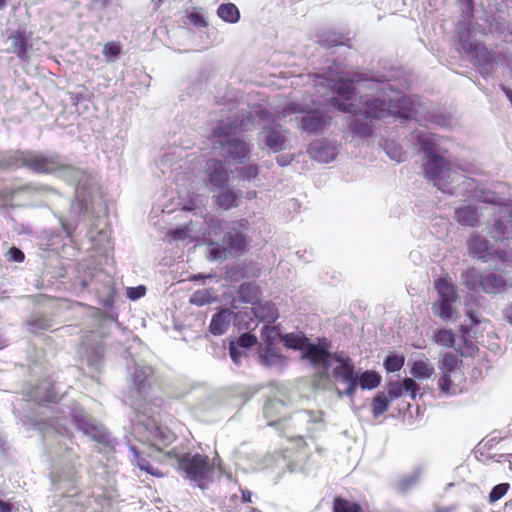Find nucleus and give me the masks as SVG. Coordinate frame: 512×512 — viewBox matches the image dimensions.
<instances>
[{
    "instance_id": "nucleus-27",
    "label": "nucleus",
    "mask_w": 512,
    "mask_h": 512,
    "mask_svg": "<svg viewBox=\"0 0 512 512\" xmlns=\"http://www.w3.org/2000/svg\"><path fill=\"white\" fill-rule=\"evenodd\" d=\"M10 48L8 51L16 54L20 59L27 58V41L24 31L17 30L8 37Z\"/></svg>"
},
{
    "instance_id": "nucleus-26",
    "label": "nucleus",
    "mask_w": 512,
    "mask_h": 512,
    "mask_svg": "<svg viewBox=\"0 0 512 512\" xmlns=\"http://www.w3.org/2000/svg\"><path fill=\"white\" fill-rule=\"evenodd\" d=\"M483 275L484 273H479L474 267H469L462 272L461 283L471 292H481Z\"/></svg>"
},
{
    "instance_id": "nucleus-43",
    "label": "nucleus",
    "mask_w": 512,
    "mask_h": 512,
    "mask_svg": "<svg viewBox=\"0 0 512 512\" xmlns=\"http://www.w3.org/2000/svg\"><path fill=\"white\" fill-rule=\"evenodd\" d=\"M239 297L242 301L254 304L259 297V289L250 283H244L239 287Z\"/></svg>"
},
{
    "instance_id": "nucleus-41",
    "label": "nucleus",
    "mask_w": 512,
    "mask_h": 512,
    "mask_svg": "<svg viewBox=\"0 0 512 512\" xmlns=\"http://www.w3.org/2000/svg\"><path fill=\"white\" fill-rule=\"evenodd\" d=\"M458 363L459 359L456 355L452 353H445L438 367L441 370V374L456 375Z\"/></svg>"
},
{
    "instance_id": "nucleus-53",
    "label": "nucleus",
    "mask_w": 512,
    "mask_h": 512,
    "mask_svg": "<svg viewBox=\"0 0 512 512\" xmlns=\"http://www.w3.org/2000/svg\"><path fill=\"white\" fill-rule=\"evenodd\" d=\"M510 485L508 483H500L494 486L489 493V503L493 504L500 500L509 490Z\"/></svg>"
},
{
    "instance_id": "nucleus-3",
    "label": "nucleus",
    "mask_w": 512,
    "mask_h": 512,
    "mask_svg": "<svg viewBox=\"0 0 512 512\" xmlns=\"http://www.w3.org/2000/svg\"><path fill=\"white\" fill-rule=\"evenodd\" d=\"M152 374L153 370L150 366L135 365L131 374L127 401L135 412V419L132 420L133 431L150 446L162 451L175 440L176 436L170 428L161 425L154 417L155 408L161 406L162 400L152 398L149 381Z\"/></svg>"
},
{
    "instance_id": "nucleus-12",
    "label": "nucleus",
    "mask_w": 512,
    "mask_h": 512,
    "mask_svg": "<svg viewBox=\"0 0 512 512\" xmlns=\"http://www.w3.org/2000/svg\"><path fill=\"white\" fill-rule=\"evenodd\" d=\"M329 367L332 368V376L337 382L346 385L343 392L349 398H353L358 386V373L355 371L352 359L343 352L334 353L329 359Z\"/></svg>"
},
{
    "instance_id": "nucleus-19",
    "label": "nucleus",
    "mask_w": 512,
    "mask_h": 512,
    "mask_svg": "<svg viewBox=\"0 0 512 512\" xmlns=\"http://www.w3.org/2000/svg\"><path fill=\"white\" fill-rule=\"evenodd\" d=\"M512 286L508 280L499 273L488 272L484 273L482 277V287L481 292L490 295H497L504 293Z\"/></svg>"
},
{
    "instance_id": "nucleus-42",
    "label": "nucleus",
    "mask_w": 512,
    "mask_h": 512,
    "mask_svg": "<svg viewBox=\"0 0 512 512\" xmlns=\"http://www.w3.org/2000/svg\"><path fill=\"white\" fill-rule=\"evenodd\" d=\"M456 375L452 374H441L439 380H438V386L440 391L449 396V395H456L459 392V388L456 384H454V381L452 378H455Z\"/></svg>"
},
{
    "instance_id": "nucleus-33",
    "label": "nucleus",
    "mask_w": 512,
    "mask_h": 512,
    "mask_svg": "<svg viewBox=\"0 0 512 512\" xmlns=\"http://www.w3.org/2000/svg\"><path fill=\"white\" fill-rule=\"evenodd\" d=\"M456 339L457 335L451 329L446 328L436 330L432 337L433 342L436 344L458 350L455 346Z\"/></svg>"
},
{
    "instance_id": "nucleus-57",
    "label": "nucleus",
    "mask_w": 512,
    "mask_h": 512,
    "mask_svg": "<svg viewBox=\"0 0 512 512\" xmlns=\"http://www.w3.org/2000/svg\"><path fill=\"white\" fill-rule=\"evenodd\" d=\"M257 338L255 335L251 334L250 332L243 333L237 341V345L242 348H250L254 344H256Z\"/></svg>"
},
{
    "instance_id": "nucleus-61",
    "label": "nucleus",
    "mask_w": 512,
    "mask_h": 512,
    "mask_svg": "<svg viewBox=\"0 0 512 512\" xmlns=\"http://www.w3.org/2000/svg\"><path fill=\"white\" fill-rule=\"evenodd\" d=\"M229 354H230V357L232 359V361L235 363V364H239L240 363V360H241V357H242V351L239 349L238 345L231 341L230 342V345H229Z\"/></svg>"
},
{
    "instance_id": "nucleus-21",
    "label": "nucleus",
    "mask_w": 512,
    "mask_h": 512,
    "mask_svg": "<svg viewBox=\"0 0 512 512\" xmlns=\"http://www.w3.org/2000/svg\"><path fill=\"white\" fill-rule=\"evenodd\" d=\"M454 219L461 226L474 227L480 220V213L473 204H464L454 210Z\"/></svg>"
},
{
    "instance_id": "nucleus-31",
    "label": "nucleus",
    "mask_w": 512,
    "mask_h": 512,
    "mask_svg": "<svg viewBox=\"0 0 512 512\" xmlns=\"http://www.w3.org/2000/svg\"><path fill=\"white\" fill-rule=\"evenodd\" d=\"M129 450L132 453L133 459L132 463L136 465L140 470L145 471L148 474L154 476H162L158 470H156L149 461L142 456V453L138 451V449L134 445H129Z\"/></svg>"
},
{
    "instance_id": "nucleus-15",
    "label": "nucleus",
    "mask_w": 512,
    "mask_h": 512,
    "mask_svg": "<svg viewBox=\"0 0 512 512\" xmlns=\"http://www.w3.org/2000/svg\"><path fill=\"white\" fill-rule=\"evenodd\" d=\"M249 222L247 219L232 221L228 225V231L224 236L228 248L235 252H242L247 246V236L243 231L247 230Z\"/></svg>"
},
{
    "instance_id": "nucleus-39",
    "label": "nucleus",
    "mask_w": 512,
    "mask_h": 512,
    "mask_svg": "<svg viewBox=\"0 0 512 512\" xmlns=\"http://www.w3.org/2000/svg\"><path fill=\"white\" fill-rule=\"evenodd\" d=\"M284 345L287 348L304 351L308 344V338L304 334L288 333L283 337Z\"/></svg>"
},
{
    "instance_id": "nucleus-59",
    "label": "nucleus",
    "mask_w": 512,
    "mask_h": 512,
    "mask_svg": "<svg viewBox=\"0 0 512 512\" xmlns=\"http://www.w3.org/2000/svg\"><path fill=\"white\" fill-rule=\"evenodd\" d=\"M6 256L9 261L19 262V263L22 262L25 258L23 251L17 247H11L8 250Z\"/></svg>"
},
{
    "instance_id": "nucleus-20",
    "label": "nucleus",
    "mask_w": 512,
    "mask_h": 512,
    "mask_svg": "<svg viewBox=\"0 0 512 512\" xmlns=\"http://www.w3.org/2000/svg\"><path fill=\"white\" fill-rule=\"evenodd\" d=\"M206 173L211 185L217 188H223L228 180L229 173L226 170L223 162L217 159H209L206 162Z\"/></svg>"
},
{
    "instance_id": "nucleus-4",
    "label": "nucleus",
    "mask_w": 512,
    "mask_h": 512,
    "mask_svg": "<svg viewBox=\"0 0 512 512\" xmlns=\"http://www.w3.org/2000/svg\"><path fill=\"white\" fill-rule=\"evenodd\" d=\"M423 152L426 163L424 175L443 193L451 196L465 195L473 189L474 179L468 176L474 172V166L468 162H451L447 160L441 148V137L422 129L412 132Z\"/></svg>"
},
{
    "instance_id": "nucleus-51",
    "label": "nucleus",
    "mask_w": 512,
    "mask_h": 512,
    "mask_svg": "<svg viewBox=\"0 0 512 512\" xmlns=\"http://www.w3.org/2000/svg\"><path fill=\"white\" fill-rule=\"evenodd\" d=\"M296 419L305 423H319L322 421V413L319 411H299L296 413Z\"/></svg>"
},
{
    "instance_id": "nucleus-25",
    "label": "nucleus",
    "mask_w": 512,
    "mask_h": 512,
    "mask_svg": "<svg viewBox=\"0 0 512 512\" xmlns=\"http://www.w3.org/2000/svg\"><path fill=\"white\" fill-rule=\"evenodd\" d=\"M261 363L271 368H283L287 358L282 356L274 347L263 346L259 352Z\"/></svg>"
},
{
    "instance_id": "nucleus-8",
    "label": "nucleus",
    "mask_w": 512,
    "mask_h": 512,
    "mask_svg": "<svg viewBox=\"0 0 512 512\" xmlns=\"http://www.w3.org/2000/svg\"><path fill=\"white\" fill-rule=\"evenodd\" d=\"M475 197L487 204L497 207L494 212L493 224L489 228L490 236L496 241H504L512 238V205L508 198L500 197L496 192L485 190Z\"/></svg>"
},
{
    "instance_id": "nucleus-37",
    "label": "nucleus",
    "mask_w": 512,
    "mask_h": 512,
    "mask_svg": "<svg viewBox=\"0 0 512 512\" xmlns=\"http://www.w3.org/2000/svg\"><path fill=\"white\" fill-rule=\"evenodd\" d=\"M456 301L438 299L432 306V310L436 316L443 321H448L453 314V304Z\"/></svg>"
},
{
    "instance_id": "nucleus-22",
    "label": "nucleus",
    "mask_w": 512,
    "mask_h": 512,
    "mask_svg": "<svg viewBox=\"0 0 512 512\" xmlns=\"http://www.w3.org/2000/svg\"><path fill=\"white\" fill-rule=\"evenodd\" d=\"M302 354L303 358L309 360L312 364H324L325 367H329V359L332 356L326 347L309 342Z\"/></svg>"
},
{
    "instance_id": "nucleus-36",
    "label": "nucleus",
    "mask_w": 512,
    "mask_h": 512,
    "mask_svg": "<svg viewBox=\"0 0 512 512\" xmlns=\"http://www.w3.org/2000/svg\"><path fill=\"white\" fill-rule=\"evenodd\" d=\"M58 396L54 386H51L49 382L41 383L35 392V400L39 402H55Z\"/></svg>"
},
{
    "instance_id": "nucleus-5",
    "label": "nucleus",
    "mask_w": 512,
    "mask_h": 512,
    "mask_svg": "<svg viewBox=\"0 0 512 512\" xmlns=\"http://www.w3.org/2000/svg\"><path fill=\"white\" fill-rule=\"evenodd\" d=\"M329 104L340 112L355 116L349 123V130L360 138H368L372 134L368 120L388 117L411 119L415 113L410 98L394 89L386 95H364L360 97L359 104L345 103L338 97H331Z\"/></svg>"
},
{
    "instance_id": "nucleus-48",
    "label": "nucleus",
    "mask_w": 512,
    "mask_h": 512,
    "mask_svg": "<svg viewBox=\"0 0 512 512\" xmlns=\"http://www.w3.org/2000/svg\"><path fill=\"white\" fill-rule=\"evenodd\" d=\"M280 337L281 335L275 326L265 324L261 329V338L264 341V346L273 347L274 342Z\"/></svg>"
},
{
    "instance_id": "nucleus-6",
    "label": "nucleus",
    "mask_w": 512,
    "mask_h": 512,
    "mask_svg": "<svg viewBox=\"0 0 512 512\" xmlns=\"http://www.w3.org/2000/svg\"><path fill=\"white\" fill-rule=\"evenodd\" d=\"M254 127L252 112H230L225 119H220L212 129L214 144L220 148V154L239 164L248 162L251 147L245 141L234 137L238 131H250Z\"/></svg>"
},
{
    "instance_id": "nucleus-45",
    "label": "nucleus",
    "mask_w": 512,
    "mask_h": 512,
    "mask_svg": "<svg viewBox=\"0 0 512 512\" xmlns=\"http://www.w3.org/2000/svg\"><path fill=\"white\" fill-rule=\"evenodd\" d=\"M384 150L390 159H392L398 163L403 162L406 158V154H405L403 148L395 142H392V141L386 142L385 146H384Z\"/></svg>"
},
{
    "instance_id": "nucleus-62",
    "label": "nucleus",
    "mask_w": 512,
    "mask_h": 512,
    "mask_svg": "<svg viewBox=\"0 0 512 512\" xmlns=\"http://www.w3.org/2000/svg\"><path fill=\"white\" fill-rule=\"evenodd\" d=\"M226 257V248L212 246L209 248V259L219 260Z\"/></svg>"
},
{
    "instance_id": "nucleus-52",
    "label": "nucleus",
    "mask_w": 512,
    "mask_h": 512,
    "mask_svg": "<svg viewBox=\"0 0 512 512\" xmlns=\"http://www.w3.org/2000/svg\"><path fill=\"white\" fill-rule=\"evenodd\" d=\"M44 190L46 191V190H48V188L43 187V186H36L34 184H29V185H25L23 187H19L17 190H12V191L3 190V191H0V198H3L4 200H7L8 198L12 197V195L15 194V193L30 192V191L40 192V191H44Z\"/></svg>"
},
{
    "instance_id": "nucleus-44",
    "label": "nucleus",
    "mask_w": 512,
    "mask_h": 512,
    "mask_svg": "<svg viewBox=\"0 0 512 512\" xmlns=\"http://www.w3.org/2000/svg\"><path fill=\"white\" fill-rule=\"evenodd\" d=\"M390 398L385 392H379L373 399L372 413L375 418L381 416L389 408Z\"/></svg>"
},
{
    "instance_id": "nucleus-18",
    "label": "nucleus",
    "mask_w": 512,
    "mask_h": 512,
    "mask_svg": "<svg viewBox=\"0 0 512 512\" xmlns=\"http://www.w3.org/2000/svg\"><path fill=\"white\" fill-rule=\"evenodd\" d=\"M419 391V386L413 378L406 377L402 381L394 380L387 384V396L390 400H395L408 394L411 399H415Z\"/></svg>"
},
{
    "instance_id": "nucleus-9",
    "label": "nucleus",
    "mask_w": 512,
    "mask_h": 512,
    "mask_svg": "<svg viewBox=\"0 0 512 512\" xmlns=\"http://www.w3.org/2000/svg\"><path fill=\"white\" fill-rule=\"evenodd\" d=\"M168 454H173L177 458L179 470L191 485L202 490L207 488L212 481L214 468L206 455L189 452L179 455L175 449H172Z\"/></svg>"
},
{
    "instance_id": "nucleus-24",
    "label": "nucleus",
    "mask_w": 512,
    "mask_h": 512,
    "mask_svg": "<svg viewBox=\"0 0 512 512\" xmlns=\"http://www.w3.org/2000/svg\"><path fill=\"white\" fill-rule=\"evenodd\" d=\"M254 316L262 322L273 323L278 318V310L270 301L254 303L251 307Z\"/></svg>"
},
{
    "instance_id": "nucleus-64",
    "label": "nucleus",
    "mask_w": 512,
    "mask_h": 512,
    "mask_svg": "<svg viewBox=\"0 0 512 512\" xmlns=\"http://www.w3.org/2000/svg\"><path fill=\"white\" fill-rule=\"evenodd\" d=\"M188 235V229L186 227L175 229L171 232V236L174 239L182 240L185 239Z\"/></svg>"
},
{
    "instance_id": "nucleus-40",
    "label": "nucleus",
    "mask_w": 512,
    "mask_h": 512,
    "mask_svg": "<svg viewBox=\"0 0 512 512\" xmlns=\"http://www.w3.org/2000/svg\"><path fill=\"white\" fill-rule=\"evenodd\" d=\"M380 382L381 376L375 371L366 370L360 376L358 375V385L362 389H374Z\"/></svg>"
},
{
    "instance_id": "nucleus-34",
    "label": "nucleus",
    "mask_w": 512,
    "mask_h": 512,
    "mask_svg": "<svg viewBox=\"0 0 512 512\" xmlns=\"http://www.w3.org/2000/svg\"><path fill=\"white\" fill-rule=\"evenodd\" d=\"M217 15L227 23L235 24L240 19V11L233 3H224L217 8Z\"/></svg>"
},
{
    "instance_id": "nucleus-38",
    "label": "nucleus",
    "mask_w": 512,
    "mask_h": 512,
    "mask_svg": "<svg viewBox=\"0 0 512 512\" xmlns=\"http://www.w3.org/2000/svg\"><path fill=\"white\" fill-rule=\"evenodd\" d=\"M215 203L222 210H228L238 205V195L235 191L226 190L215 197Z\"/></svg>"
},
{
    "instance_id": "nucleus-16",
    "label": "nucleus",
    "mask_w": 512,
    "mask_h": 512,
    "mask_svg": "<svg viewBox=\"0 0 512 512\" xmlns=\"http://www.w3.org/2000/svg\"><path fill=\"white\" fill-rule=\"evenodd\" d=\"M285 130L280 126L266 125L262 128L259 140L273 152H279L284 149L286 136Z\"/></svg>"
},
{
    "instance_id": "nucleus-63",
    "label": "nucleus",
    "mask_w": 512,
    "mask_h": 512,
    "mask_svg": "<svg viewBox=\"0 0 512 512\" xmlns=\"http://www.w3.org/2000/svg\"><path fill=\"white\" fill-rule=\"evenodd\" d=\"M320 43L326 47H335L343 44L340 37L336 34H332L331 37L327 39H320Z\"/></svg>"
},
{
    "instance_id": "nucleus-13",
    "label": "nucleus",
    "mask_w": 512,
    "mask_h": 512,
    "mask_svg": "<svg viewBox=\"0 0 512 512\" xmlns=\"http://www.w3.org/2000/svg\"><path fill=\"white\" fill-rule=\"evenodd\" d=\"M467 248L470 256L482 260L483 262L498 259L500 263L504 264L508 261V254L505 251L493 249L489 241L478 234L470 236L467 240Z\"/></svg>"
},
{
    "instance_id": "nucleus-46",
    "label": "nucleus",
    "mask_w": 512,
    "mask_h": 512,
    "mask_svg": "<svg viewBox=\"0 0 512 512\" xmlns=\"http://www.w3.org/2000/svg\"><path fill=\"white\" fill-rule=\"evenodd\" d=\"M215 296L208 289L195 291L190 297V303L196 306H204L214 301Z\"/></svg>"
},
{
    "instance_id": "nucleus-1",
    "label": "nucleus",
    "mask_w": 512,
    "mask_h": 512,
    "mask_svg": "<svg viewBox=\"0 0 512 512\" xmlns=\"http://www.w3.org/2000/svg\"><path fill=\"white\" fill-rule=\"evenodd\" d=\"M62 406L57 415L43 423L40 430L47 447L51 481L54 485H63V488L68 489L76 481L75 463L78 459L76 444L71 439V423L109 451L115 449L117 442L102 424L88 417L80 406Z\"/></svg>"
},
{
    "instance_id": "nucleus-29",
    "label": "nucleus",
    "mask_w": 512,
    "mask_h": 512,
    "mask_svg": "<svg viewBox=\"0 0 512 512\" xmlns=\"http://www.w3.org/2000/svg\"><path fill=\"white\" fill-rule=\"evenodd\" d=\"M438 299L456 301L458 298L456 288L444 278L435 281Z\"/></svg>"
},
{
    "instance_id": "nucleus-30",
    "label": "nucleus",
    "mask_w": 512,
    "mask_h": 512,
    "mask_svg": "<svg viewBox=\"0 0 512 512\" xmlns=\"http://www.w3.org/2000/svg\"><path fill=\"white\" fill-rule=\"evenodd\" d=\"M424 474V470L421 467H417L410 474L402 476L397 482V487L403 492H407L415 487L421 480Z\"/></svg>"
},
{
    "instance_id": "nucleus-60",
    "label": "nucleus",
    "mask_w": 512,
    "mask_h": 512,
    "mask_svg": "<svg viewBox=\"0 0 512 512\" xmlns=\"http://www.w3.org/2000/svg\"><path fill=\"white\" fill-rule=\"evenodd\" d=\"M188 19H189L190 24H192L193 26L198 27V28L205 27L207 25V22L204 19V17L197 12L190 13L188 15Z\"/></svg>"
},
{
    "instance_id": "nucleus-7",
    "label": "nucleus",
    "mask_w": 512,
    "mask_h": 512,
    "mask_svg": "<svg viewBox=\"0 0 512 512\" xmlns=\"http://www.w3.org/2000/svg\"><path fill=\"white\" fill-rule=\"evenodd\" d=\"M464 20L458 26V41L456 49L464 54L471 62L479 68L483 76L488 75L494 65V53L488 50L483 44L472 38L469 28L470 20L473 18L474 1L460 0L459 2Z\"/></svg>"
},
{
    "instance_id": "nucleus-49",
    "label": "nucleus",
    "mask_w": 512,
    "mask_h": 512,
    "mask_svg": "<svg viewBox=\"0 0 512 512\" xmlns=\"http://www.w3.org/2000/svg\"><path fill=\"white\" fill-rule=\"evenodd\" d=\"M29 330L32 333H39L42 330H48L52 327V321L43 316H36L29 321Z\"/></svg>"
},
{
    "instance_id": "nucleus-55",
    "label": "nucleus",
    "mask_w": 512,
    "mask_h": 512,
    "mask_svg": "<svg viewBox=\"0 0 512 512\" xmlns=\"http://www.w3.org/2000/svg\"><path fill=\"white\" fill-rule=\"evenodd\" d=\"M238 173L244 180L255 179L259 174L258 166L255 164L247 165L238 169Z\"/></svg>"
},
{
    "instance_id": "nucleus-23",
    "label": "nucleus",
    "mask_w": 512,
    "mask_h": 512,
    "mask_svg": "<svg viewBox=\"0 0 512 512\" xmlns=\"http://www.w3.org/2000/svg\"><path fill=\"white\" fill-rule=\"evenodd\" d=\"M233 317V311L229 309L220 310L213 315L210 322L209 331L215 336L223 335L228 330Z\"/></svg>"
},
{
    "instance_id": "nucleus-11",
    "label": "nucleus",
    "mask_w": 512,
    "mask_h": 512,
    "mask_svg": "<svg viewBox=\"0 0 512 512\" xmlns=\"http://www.w3.org/2000/svg\"><path fill=\"white\" fill-rule=\"evenodd\" d=\"M294 114H303L301 129L309 134H321L330 123V116L319 110H311L308 103L288 102L277 111L279 118H287Z\"/></svg>"
},
{
    "instance_id": "nucleus-10",
    "label": "nucleus",
    "mask_w": 512,
    "mask_h": 512,
    "mask_svg": "<svg viewBox=\"0 0 512 512\" xmlns=\"http://www.w3.org/2000/svg\"><path fill=\"white\" fill-rule=\"evenodd\" d=\"M355 84H363L367 90L375 91L373 95H386L387 92L393 90L392 85L388 81L368 78L366 74L354 72L345 77H340L329 82V87L334 94L340 96L343 102L347 103L355 95Z\"/></svg>"
},
{
    "instance_id": "nucleus-32",
    "label": "nucleus",
    "mask_w": 512,
    "mask_h": 512,
    "mask_svg": "<svg viewBox=\"0 0 512 512\" xmlns=\"http://www.w3.org/2000/svg\"><path fill=\"white\" fill-rule=\"evenodd\" d=\"M129 450L132 453L133 459L132 463L136 465L140 470L145 471L148 474L154 476H162L158 470H156L149 461L142 456V453L138 451V449L134 445H129Z\"/></svg>"
},
{
    "instance_id": "nucleus-14",
    "label": "nucleus",
    "mask_w": 512,
    "mask_h": 512,
    "mask_svg": "<svg viewBox=\"0 0 512 512\" xmlns=\"http://www.w3.org/2000/svg\"><path fill=\"white\" fill-rule=\"evenodd\" d=\"M81 357L86 364L96 371H99L104 356L102 337L95 332L85 335L81 345Z\"/></svg>"
},
{
    "instance_id": "nucleus-28",
    "label": "nucleus",
    "mask_w": 512,
    "mask_h": 512,
    "mask_svg": "<svg viewBox=\"0 0 512 512\" xmlns=\"http://www.w3.org/2000/svg\"><path fill=\"white\" fill-rule=\"evenodd\" d=\"M434 367L427 358L411 363L410 374L417 379H429L434 374Z\"/></svg>"
},
{
    "instance_id": "nucleus-58",
    "label": "nucleus",
    "mask_w": 512,
    "mask_h": 512,
    "mask_svg": "<svg viewBox=\"0 0 512 512\" xmlns=\"http://www.w3.org/2000/svg\"><path fill=\"white\" fill-rule=\"evenodd\" d=\"M146 293L145 286L130 287L127 289V296L130 300H138L143 297Z\"/></svg>"
},
{
    "instance_id": "nucleus-54",
    "label": "nucleus",
    "mask_w": 512,
    "mask_h": 512,
    "mask_svg": "<svg viewBox=\"0 0 512 512\" xmlns=\"http://www.w3.org/2000/svg\"><path fill=\"white\" fill-rule=\"evenodd\" d=\"M121 53L120 46L113 42H108L103 47V55L109 62L114 61Z\"/></svg>"
},
{
    "instance_id": "nucleus-47",
    "label": "nucleus",
    "mask_w": 512,
    "mask_h": 512,
    "mask_svg": "<svg viewBox=\"0 0 512 512\" xmlns=\"http://www.w3.org/2000/svg\"><path fill=\"white\" fill-rule=\"evenodd\" d=\"M333 511L334 512H361V507L355 502H350L341 497H337L334 499Z\"/></svg>"
},
{
    "instance_id": "nucleus-2",
    "label": "nucleus",
    "mask_w": 512,
    "mask_h": 512,
    "mask_svg": "<svg viewBox=\"0 0 512 512\" xmlns=\"http://www.w3.org/2000/svg\"><path fill=\"white\" fill-rule=\"evenodd\" d=\"M0 167H26L36 173H55L60 179L75 186V201L71 204V215H80L88 210L90 200L97 191L96 176L86 171L66 164L55 153L38 151L9 152L0 159Z\"/></svg>"
},
{
    "instance_id": "nucleus-17",
    "label": "nucleus",
    "mask_w": 512,
    "mask_h": 512,
    "mask_svg": "<svg viewBox=\"0 0 512 512\" xmlns=\"http://www.w3.org/2000/svg\"><path fill=\"white\" fill-rule=\"evenodd\" d=\"M308 153L313 160L321 163H329L336 158L338 146L334 142L319 139L309 145Z\"/></svg>"
},
{
    "instance_id": "nucleus-35",
    "label": "nucleus",
    "mask_w": 512,
    "mask_h": 512,
    "mask_svg": "<svg viewBox=\"0 0 512 512\" xmlns=\"http://www.w3.org/2000/svg\"><path fill=\"white\" fill-rule=\"evenodd\" d=\"M90 241L97 247L107 250L111 248L110 244V230L107 228H101L97 231L90 229L88 232Z\"/></svg>"
},
{
    "instance_id": "nucleus-50",
    "label": "nucleus",
    "mask_w": 512,
    "mask_h": 512,
    "mask_svg": "<svg viewBox=\"0 0 512 512\" xmlns=\"http://www.w3.org/2000/svg\"><path fill=\"white\" fill-rule=\"evenodd\" d=\"M404 357L397 354H390L384 360V367L387 372H397L404 365Z\"/></svg>"
},
{
    "instance_id": "nucleus-56",
    "label": "nucleus",
    "mask_w": 512,
    "mask_h": 512,
    "mask_svg": "<svg viewBox=\"0 0 512 512\" xmlns=\"http://www.w3.org/2000/svg\"><path fill=\"white\" fill-rule=\"evenodd\" d=\"M283 407L284 405L280 400H269L263 407L264 416L266 418H271L274 414V411Z\"/></svg>"
}]
</instances>
